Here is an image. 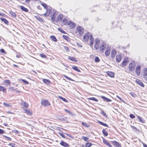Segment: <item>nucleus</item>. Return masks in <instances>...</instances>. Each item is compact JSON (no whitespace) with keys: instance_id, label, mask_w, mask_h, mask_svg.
Wrapping results in <instances>:
<instances>
[{"instance_id":"nucleus-41","label":"nucleus","mask_w":147,"mask_h":147,"mask_svg":"<svg viewBox=\"0 0 147 147\" xmlns=\"http://www.w3.org/2000/svg\"><path fill=\"white\" fill-rule=\"evenodd\" d=\"M40 57L43 58H47L46 56L43 53L40 54Z\"/></svg>"},{"instance_id":"nucleus-21","label":"nucleus","mask_w":147,"mask_h":147,"mask_svg":"<svg viewBox=\"0 0 147 147\" xmlns=\"http://www.w3.org/2000/svg\"><path fill=\"white\" fill-rule=\"evenodd\" d=\"M100 97L101 98H102L105 101L107 102H111L112 101V100L111 99L107 98L105 96H100Z\"/></svg>"},{"instance_id":"nucleus-52","label":"nucleus","mask_w":147,"mask_h":147,"mask_svg":"<svg viewBox=\"0 0 147 147\" xmlns=\"http://www.w3.org/2000/svg\"><path fill=\"white\" fill-rule=\"evenodd\" d=\"M64 111H65L68 113L69 114H72V113H71V112L70 111H69V110H68L66 109H64Z\"/></svg>"},{"instance_id":"nucleus-60","label":"nucleus","mask_w":147,"mask_h":147,"mask_svg":"<svg viewBox=\"0 0 147 147\" xmlns=\"http://www.w3.org/2000/svg\"><path fill=\"white\" fill-rule=\"evenodd\" d=\"M4 136L5 138L6 139H7L8 140H9V141H10L11 140V138L9 137H7V136Z\"/></svg>"},{"instance_id":"nucleus-44","label":"nucleus","mask_w":147,"mask_h":147,"mask_svg":"<svg viewBox=\"0 0 147 147\" xmlns=\"http://www.w3.org/2000/svg\"><path fill=\"white\" fill-rule=\"evenodd\" d=\"M8 145L11 146V147H17L15 146L16 144L14 143H10Z\"/></svg>"},{"instance_id":"nucleus-8","label":"nucleus","mask_w":147,"mask_h":147,"mask_svg":"<svg viewBox=\"0 0 147 147\" xmlns=\"http://www.w3.org/2000/svg\"><path fill=\"white\" fill-rule=\"evenodd\" d=\"M141 70V67L140 65H137L136 69V74L138 76L140 75V72Z\"/></svg>"},{"instance_id":"nucleus-5","label":"nucleus","mask_w":147,"mask_h":147,"mask_svg":"<svg viewBox=\"0 0 147 147\" xmlns=\"http://www.w3.org/2000/svg\"><path fill=\"white\" fill-rule=\"evenodd\" d=\"M76 32L80 35H82L84 32V29L81 26H78L76 28Z\"/></svg>"},{"instance_id":"nucleus-10","label":"nucleus","mask_w":147,"mask_h":147,"mask_svg":"<svg viewBox=\"0 0 147 147\" xmlns=\"http://www.w3.org/2000/svg\"><path fill=\"white\" fill-rule=\"evenodd\" d=\"M102 141L103 143L109 147H113L112 145L105 138H102Z\"/></svg>"},{"instance_id":"nucleus-20","label":"nucleus","mask_w":147,"mask_h":147,"mask_svg":"<svg viewBox=\"0 0 147 147\" xmlns=\"http://www.w3.org/2000/svg\"><path fill=\"white\" fill-rule=\"evenodd\" d=\"M68 25L71 28H74L76 26L74 23L71 21L69 22Z\"/></svg>"},{"instance_id":"nucleus-36","label":"nucleus","mask_w":147,"mask_h":147,"mask_svg":"<svg viewBox=\"0 0 147 147\" xmlns=\"http://www.w3.org/2000/svg\"><path fill=\"white\" fill-rule=\"evenodd\" d=\"M58 98L59 99L62 100L63 101H64L65 102H68V101L67 100V99H66L65 98H63V97H62V96H58Z\"/></svg>"},{"instance_id":"nucleus-33","label":"nucleus","mask_w":147,"mask_h":147,"mask_svg":"<svg viewBox=\"0 0 147 147\" xmlns=\"http://www.w3.org/2000/svg\"><path fill=\"white\" fill-rule=\"evenodd\" d=\"M68 59H69L70 60L73 61H75L76 62L77 61V60H76V59L75 57H71L70 56H69L68 57Z\"/></svg>"},{"instance_id":"nucleus-29","label":"nucleus","mask_w":147,"mask_h":147,"mask_svg":"<svg viewBox=\"0 0 147 147\" xmlns=\"http://www.w3.org/2000/svg\"><path fill=\"white\" fill-rule=\"evenodd\" d=\"M50 38H51V40L53 41L56 42L57 41V39L54 36H50Z\"/></svg>"},{"instance_id":"nucleus-59","label":"nucleus","mask_w":147,"mask_h":147,"mask_svg":"<svg viewBox=\"0 0 147 147\" xmlns=\"http://www.w3.org/2000/svg\"><path fill=\"white\" fill-rule=\"evenodd\" d=\"M129 116L131 119H134L135 117V115L132 114H130Z\"/></svg>"},{"instance_id":"nucleus-3","label":"nucleus","mask_w":147,"mask_h":147,"mask_svg":"<svg viewBox=\"0 0 147 147\" xmlns=\"http://www.w3.org/2000/svg\"><path fill=\"white\" fill-rule=\"evenodd\" d=\"M129 71H132L134 70L136 65V62L133 60L129 59Z\"/></svg>"},{"instance_id":"nucleus-55","label":"nucleus","mask_w":147,"mask_h":147,"mask_svg":"<svg viewBox=\"0 0 147 147\" xmlns=\"http://www.w3.org/2000/svg\"><path fill=\"white\" fill-rule=\"evenodd\" d=\"M21 80L26 84H29V82H28L26 80L24 79H21Z\"/></svg>"},{"instance_id":"nucleus-2","label":"nucleus","mask_w":147,"mask_h":147,"mask_svg":"<svg viewBox=\"0 0 147 147\" xmlns=\"http://www.w3.org/2000/svg\"><path fill=\"white\" fill-rule=\"evenodd\" d=\"M83 39V42L85 43H87L89 41L90 42V46H92L94 44V39L92 35L89 32H87L84 34Z\"/></svg>"},{"instance_id":"nucleus-23","label":"nucleus","mask_w":147,"mask_h":147,"mask_svg":"<svg viewBox=\"0 0 147 147\" xmlns=\"http://www.w3.org/2000/svg\"><path fill=\"white\" fill-rule=\"evenodd\" d=\"M19 7L22 11H24L26 12H28V9L27 8H25L24 6H23L20 5L19 6Z\"/></svg>"},{"instance_id":"nucleus-11","label":"nucleus","mask_w":147,"mask_h":147,"mask_svg":"<svg viewBox=\"0 0 147 147\" xmlns=\"http://www.w3.org/2000/svg\"><path fill=\"white\" fill-rule=\"evenodd\" d=\"M22 108L25 111L24 113H26L27 115H31L32 114V112L31 110H30L29 109H24L23 108Z\"/></svg>"},{"instance_id":"nucleus-46","label":"nucleus","mask_w":147,"mask_h":147,"mask_svg":"<svg viewBox=\"0 0 147 147\" xmlns=\"http://www.w3.org/2000/svg\"><path fill=\"white\" fill-rule=\"evenodd\" d=\"M100 59L98 57H96L95 59V61L96 62H98L100 61Z\"/></svg>"},{"instance_id":"nucleus-54","label":"nucleus","mask_w":147,"mask_h":147,"mask_svg":"<svg viewBox=\"0 0 147 147\" xmlns=\"http://www.w3.org/2000/svg\"><path fill=\"white\" fill-rule=\"evenodd\" d=\"M82 125L83 126H84L85 127H88L89 126L87 125V123H86L82 122Z\"/></svg>"},{"instance_id":"nucleus-62","label":"nucleus","mask_w":147,"mask_h":147,"mask_svg":"<svg viewBox=\"0 0 147 147\" xmlns=\"http://www.w3.org/2000/svg\"><path fill=\"white\" fill-rule=\"evenodd\" d=\"M0 51H1V53H4V54H5L6 53L5 52V51L3 49H1L0 50Z\"/></svg>"},{"instance_id":"nucleus-39","label":"nucleus","mask_w":147,"mask_h":147,"mask_svg":"<svg viewBox=\"0 0 147 147\" xmlns=\"http://www.w3.org/2000/svg\"><path fill=\"white\" fill-rule=\"evenodd\" d=\"M92 145V144L91 143H86L85 144V146L86 147H90Z\"/></svg>"},{"instance_id":"nucleus-50","label":"nucleus","mask_w":147,"mask_h":147,"mask_svg":"<svg viewBox=\"0 0 147 147\" xmlns=\"http://www.w3.org/2000/svg\"><path fill=\"white\" fill-rule=\"evenodd\" d=\"M101 113L104 116L107 117V115L105 112L103 111H102L101 112Z\"/></svg>"},{"instance_id":"nucleus-56","label":"nucleus","mask_w":147,"mask_h":147,"mask_svg":"<svg viewBox=\"0 0 147 147\" xmlns=\"http://www.w3.org/2000/svg\"><path fill=\"white\" fill-rule=\"evenodd\" d=\"M131 128L133 129L134 131H136L137 130L136 128L133 126H131Z\"/></svg>"},{"instance_id":"nucleus-35","label":"nucleus","mask_w":147,"mask_h":147,"mask_svg":"<svg viewBox=\"0 0 147 147\" xmlns=\"http://www.w3.org/2000/svg\"><path fill=\"white\" fill-rule=\"evenodd\" d=\"M88 99L89 100H93L97 102H98V100L94 97L89 98H88Z\"/></svg>"},{"instance_id":"nucleus-32","label":"nucleus","mask_w":147,"mask_h":147,"mask_svg":"<svg viewBox=\"0 0 147 147\" xmlns=\"http://www.w3.org/2000/svg\"><path fill=\"white\" fill-rule=\"evenodd\" d=\"M102 133L105 136H107L108 135V133L105 129H103L102 130Z\"/></svg>"},{"instance_id":"nucleus-63","label":"nucleus","mask_w":147,"mask_h":147,"mask_svg":"<svg viewBox=\"0 0 147 147\" xmlns=\"http://www.w3.org/2000/svg\"><path fill=\"white\" fill-rule=\"evenodd\" d=\"M4 131L1 129H0V134H4Z\"/></svg>"},{"instance_id":"nucleus-58","label":"nucleus","mask_w":147,"mask_h":147,"mask_svg":"<svg viewBox=\"0 0 147 147\" xmlns=\"http://www.w3.org/2000/svg\"><path fill=\"white\" fill-rule=\"evenodd\" d=\"M64 48L67 51H69V48L67 46H64Z\"/></svg>"},{"instance_id":"nucleus-64","label":"nucleus","mask_w":147,"mask_h":147,"mask_svg":"<svg viewBox=\"0 0 147 147\" xmlns=\"http://www.w3.org/2000/svg\"><path fill=\"white\" fill-rule=\"evenodd\" d=\"M3 125L6 126H8V124L7 123H3Z\"/></svg>"},{"instance_id":"nucleus-38","label":"nucleus","mask_w":147,"mask_h":147,"mask_svg":"<svg viewBox=\"0 0 147 147\" xmlns=\"http://www.w3.org/2000/svg\"><path fill=\"white\" fill-rule=\"evenodd\" d=\"M41 5L44 7L45 8L47 9V10L48 9V6L45 3H41Z\"/></svg>"},{"instance_id":"nucleus-13","label":"nucleus","mask_w":147,"mask_h":147,"mask_svg":"<svg viewBox=\"0 0 147 147\" xmlns=\"http://www.w3.org/2000/svg\"><path fill=\"white\" fill-rule=\"evenodd\" d=\"M60 144L61 146L65 147H69V145L67 143L63 140H61V141Z\"/></svg>"},{"instance_id":"nucleus-14","label":"nucleus","mask_w":147,"mask_h":147,"mask_svg":"<svg viewBox=\"0 0 147 147\" xmlns=\"http://www.w3.org/2000/svg\"><path fill=\"white\" fill-rule=\"evenodd\" d=\"M122 59V56L121 54L118 55L116 57V60L118 62H120Z\"/></svg>"},{"instance_id":"nucleus-42","label":"nucleus","mask_w":147,"mask_h":147,"mask_svg":"<svg viewBox=\"0 0 147 147\" xmlns=\"http://www.w3.org/2000/svg\"><path fill=\"white\" fill-rule=\"evenodd\" d=\"M50 12H48V9H47L46 12L44 14V15L46 16H48L50 15Z\"/></svg>"},{"instance_id":"nucleus-4","label":"nucleus","mask_w":147,"mask_h":147,"mask_svg":"<svg viewBox=\"0 0 147 147\" xmlns=\"http://www.w3.org/2000/svg\"><path fill=\"white\" fill-rule=\"evenodd\" d=\"M107 47V44L105 42H103L100 45L99 51L100 53H103Z\"/></svg>"},{"instance_id":"nucleus-31","label":"nucleus","mask_w":147,"mask_h":147,"mask_svg":"<svg viewBox=\"0 0 147 147\" xmlns=\"http://www.w3.org/2000/svg\"><path fill=\"white\" fill-rule=\"evenodd\" d=\"M36 19L40 21L41 22H44V19L42 18H41V17L40 16H37L36 17Z\"/></svg>"},{"instance_id":"nucleus-37","label":"nucleus","mask_w":147,"mask_h":147,"mask_svg":"<svg viewBox=\"0 0 147 147\" xmlns=\"http://www.w3.org/2000/svg\"><path fill=\"white\" fill-rule=\"evenodd\" d=\"M23 103L24 107L26 108H28L29 107V104L28 103L25 102H23Z\"/></svg>"},{"instance_id":"nucleus-1","label":"nucleus","mask_w":147,"mask_h":147,"mask_svg":"<svg viewBox=\"0 0 147 147\" xmlns=\"http://www.w3.org/2000/svg\"><path fill=\"white\" fill-rule=\"evenodd\" d=\"M51 17L53 22L55 23L58 22H60L62 21L63 16L61 14H59L58 16L56 12H54L51 14Z\"/></svg>"},{"instance_id":"nucleus-15","label":"nucleus","mask_w":147,"mask_h":147,"mask_svg":"<svg viewBox=\"0 0 147 147\" xmlns=\"http://www.w3.org/2000/svg\"><path fill=\"white\" fill-rule=\"evenodd\" d=\"M111 49L110 47H108L106 49V51L105 52V54L106 56H109L110 53Z\"/></svg>"},{"instance_id":"nucleus-47","label":"nucleus","mask_w":147,"mask_h":147,"mask_svg":"<svg viewBox=\"0 0 147 147\" xmlns=\"http://www.w3.org/2000/svg\"><path fill=\"white\" fill-rule=\"evenodd\" d=\"M82 138L85 141H88L89 140V138H88L86 137L85 136H82Z\"/></svg>"},{"instance_id":"nucleus-27","label":"nucleus","mask_w":147,"mask_h":147,"mask_svg":"<svg viewBox=\"0 0 147 147\" xmlns=\"http://www.w3.org/2000/svg\"><path fill=\"white\" fill-rule=\"evenodd\" d=\"M137 116L138 119L139 120V121L142 123H145V120H144L142 117H140L139 116H138L136 115Z\"/></svg>"},{"instance_id":"nucleus-19","label":"nucleus","mask_w":147,"mask_h":147,"mask_svg":"<svg viewBox=\"0 0 147 147\" xmlns=\"http://www.w3.org/2000/svg\"><path fill=\"white\" fill-rule=\"evenodd\" d=\"M107 74L110 77L113 78L114 76V74L112 72L108 71L106 72Z\"/></svg>"},{"instance_id":"nucleus-53","label":"nucleus","mask_w":147,"mask_h":147,"mask_svg":"<svg viewBox=\"0 0 147 147\" xmlns=\"http://www.w3.org/2000/svg\"><path fill=\"white\" fill-rule=\"evenodd\" d=\"M12 131L15 134H18L19 133V132L16 130H13Z\"/></svg>"},{"instance_id":"nucleus-28","label":"nucleus","mask_w":147,"mask_h":147,"mask_svg":"<svg viewBox=\"0 0 147 147\" xmlns=\"http://www.w3.org/2000/svg\"><path fill=\"white\" fill-rule=\"evenodd\" d=\"M97 123L105 126H106L107 127H109L107 124L106 123H104L98 120L97 121Z\"/></svg>"},{"instance_id":"nucleus-43","label":"nucleus","mask_w":147,"mask_h":147,"mask_svg":"<svg viewBox=\"0 0 147 147\" xmlns=\"http://www.w3.org/2000/svg\"><path fill=\"white\" fill-rule=\"evenodd\" d=\"M130 95L133 97L136 98L137 96L133 92H131L129 93Z\"/></svg>"},{"instance_id":"nucleus-48","label":"nucleus","mask_w":147,"mask_h":147,"mask_svg":"<svg viewBox=\"0 0 147 147\" xmlns=\"http://www.w3.org/2000/svg\"><path fill=\"white\" fill-rule=\"evenodd\" d=\"M58 30L59 31H60L62 33H64V34H65L66 33V32L65 31L63 30L61 28H58Z\"/></svg>"},{"instance_id":"nucleus-16","label":"nucleus","mask_w":147,"mask_h":147,"mask_svg":"<svg viewBox=\"0 0 147 147\" xmlns=\"http://www.w3.org/2000/svg\"><path fill=\"white\" fill-rule=\"evenodd\" d=\"M128 62L127 58H125L124 59L123 61L121 63L122 66H125L128 63Z\"/></svg>"},{"instance_id":"nucleus-49","label":"nucleus","mask_w":147,"mask_h":147,"mask_svg":"<svg viewBox=\"0 0 147 147\" xmlns=\"http://www.w3.org/2000/svg\"><path fill=\"white\" fill-rule=\"evenodd\" d=\"M10 13L13 17H15L16 16V13H15L13 12L12 11L10 12Z\"/></svg>"},{"instance_id":"nucleus-30","label":"nucleus","mask_w":147,"mask_h":147,"mask_svg":"<svg viewBox=\"0 0 147 147\" xmlns=\"http://www.w3.org/2000/svg\"><path fill=\"white\" fill-rule=\"evenodd\" d=\"M72 68L75 71L78 72H80L81 71L76 66H74L72 67Z\"/></svg>"},{"instance_id":"nucleus-34","label":"nucleus","mask_w":147,"mask_h":147,"mask_svg":"<svg viewBox=\"0 0 147 147\" xmlns=\"http://www.w3.org/2000/svg\"><path fill=\"white\" fill-rule=\"evenodd\" d=\"M63 37L65 40H66L67 41H68L69 40V36H66L65 35H63Z\"/></svg>"},{"instance_id":"nucleus-6","label":"nucleus","mask_w":147,"mask_h":147,"mask_svg":"<svg viewBox=\"0 0 147 147\" xmlns=\"http://www.w3.org/2000/svg\"><path fill=\"white\" fill-rule=\"evenodd\" d=\"M41 105L44 107H47L50 105L51 104L48 100L46 99H42L41 102Z\"/></svg>"},{"instance_id":"nucleus-61","label":"nucleus","mask_w":147,"mask_h":147,"mask_svg":"<svg viewBox=\"0 0 147 147\" xmlns=\"http://www.w3.org/2000/svg\"><path fill=\"white\" fill-rule=\"evenodd\" d=\"M9 89L11 90V91H13L15 90V89H14V87H9Z\"/></svg>"},{"instance_id":"nucleus-17","label":"nucleus","mask_w":147,"mask_h":147,"mask_svg":"<svg viewBox=\"0 0 147 147\" xmlns=\"http://www.w3.org/2000/svg\"><path fill=\"white\" fill-rule=\"evenodd\" d=\"M136 82L139 85L142 86V87H144V84L140 80L138 79H137L136 80Z\"/></svg>"},{"instance_id":"nucleus-45","label":"nucleus","mask_w":147,"mask_h":147,"mask_svg":"<svg viewBox=\"0 0 147 147\" xmlns=\"http://www.w3.org/2000/svg\"><path fill=\"white\" fill-rule=\"evenodd\" d=\"M58 134H59L61 136L62 138H65V135L64 134L60 132H59Z\"/></svg>"},{"instance_id":"nucleus-7","label":"nucleus","mask_w":147,"mask_h":147,"mask_svg":"<svg viewBox=\"0 0 147 147\" xmlns=\"http://www.w3.org/2000/svg\"><path fill=\"white\" fill-rule=\"evenodd\" d=\"M100 41L99 40H95L94 45V47L96 50L99 49L100 47Z\"/></svg>"},{"instance_id":"nucleus-12","label":"nucleus","mask_w":147,"mask_h":147,"mask_svg":"<svg viewBox=\"0 0 147 147\" xmlns=\"http://www.w3.org/2000/svg\"><path fill=\"white\" fill-rule=\"evenodd\" d=\"M113 145L116 147H121V145L119 143L116 141H112L111 142Z\"/></svg>"},{"instance_id":"nucleus-26","label":"nucleus","mask_w":147,"mask_h":147,"mask_svg":"<svg viewBox=\"0 0 147 147\" xmlns=\"http://www.w3.org/2000/svg\"><path fill=\"white\" fill-rule=\"evenodd\" d=\"M62 21L64 25H68V22L67 18H64L63 19V20H62Z\"/></svg>"},{"instance_id":"nucleus-9","label":"nucleus","mask_w":147,"mask_h":147,"mask_svg":"<svg viewBox=\"0 0 147 147\" xmlns=\"http://www.w3.org/2000/svg\"><path fill=\"white\" fill-rule=\"evenodd\" d=\"M117 54V51L115 49H113L111 50V58L113 59L115 57Z\"/></svg>"},{"instance_id":"nucleus-40","label":"nucleus","mask_w":147,"mask_h":147,"mask_svg":"<svg viewBox=\"0 0 147 147\" xmlns=\"http://www.w3.org/2000/svg\"><path fill=\"white\" fill-rule=\"evenodd\" d=\"M63 76L66 79L69 80H71V81H73V80L71 79V78H70L69 77H68L67 76L65 75H63Z\"/></svg>"},{"instance_id":"nucleus-57","label":"nucleus","mask_w":147,"mask_h":147,"mask_svg":"<svg viewBox=\"0 0 147 147\" xmlns=\"http://www.w3.org/2000/svg\"><path fill=\"white\" fill-rule=\"evenodd\" d=\"M145 71L144 72V76H146L147 75V69H144Z\"/></svg>"},{"instance_id":"nucleus-22","label":"nucleus","mask_w":147,"mask_h":147,"mask_svg":"<svg viewBox=\"0 0 147 147\" xmlns=\"http://www.w3.org/2000/svg\"><path fill=\"white\" fill-rule=\"evenodd\" d=\"M0 19L5 24L8 25L9 23V22L5 18H0Z\"/></svg>"},{"instance_id":"nucleus-24","label":"nucleus","mask_w":147,"mask_h":147,"mask_svg":"<svg viewBox=\"0 0 147 147\" xmlns=\"http://www.w3.org/2000/svg\"><path fill=\"white\" fill-rule=\"evenodd\" d=\"M4 82L6 85H10L11 84V82L9 80H5Z\"/></svg>"},{"instance_id":"nucleus-25","label":"nucleus","mask_w":147,"mask_h":147,"mask_svg":"<svg viewBox=\"0 0 147 147\" xmlns=\"http://www.w3.org/2000/svg\"><path fill=\"white\" fill-rule=\"evenodd\" d=\"M43 82L46 84H51L50 81L48 79H43L42 80Z\"/></svg>"},{"instance_id":"nucleus-18","label":"nucleus","mask_w":147,"mask_h":147,"mask_svg":"<svg viewBox=\"0 0 147 147\" xmlns=\"http://www.w3.org/2000/svg\"><path fill=\"white\" fill-rule=\"evenodd\" d=\"M0 92H2L3 93L7 92V89L3 86H0Z\"/></svg>"},{"instance_id":"nucleus-51","label":"nucleus","mask_w":147,"mask_h":147,"mask_svg":"<svg viewBox=\"0 0 147 147\" xmlns=\"http://www.w3.org/2000/svg\"><path fill=\"white\" fill-rule=\"evenodd\" d=\"M3 105L5 107H11V105L8 103L4 102L3 104Z\"/></svg>"}]
</instances>
